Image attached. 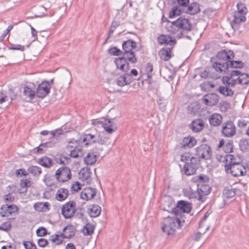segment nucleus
Here are the masks:
<instances>
[{"mask_svg": "<svg viewBox=\"0 0 249 249\" xmlns=\"http://www.w3.org/2000/svg\"><path fill=\"white\" fill-rule=\"evenodd\" d=\"M170 22L171 25L167 27V31L175 35L178 38H180L182 36L183 32H190L192 28V23L186 18L180 17Z\"/></svg>", "mask_w": 249, "mask_h": 249, "instance_id": "nucleus-1", "label": "nucleus"}, {"mask_svg": "<svg viewBox=\"0 0 249 249\" xmlns=\"http://www.w3.org/2000/svg\"><path fill=\"white\" fill-rule=\"evenodd\" d=\"M181 160L185 162L183 170L187 176L194 174L198 168L200 160L197 157L192 156L190 153L185 152L181 156Z\"/></svg>", "mask_w": 249, "mask_h": 249, "instance_id": "nucleus-2", "label": "nucleus"}, {"mask_svg": "<svg viewBox=\"0 0 249 249\" xmlns=\"http://www.w3.org/2000/svg\"><path fill=\"white\" fill-rule=\"evenodd\" d=\"M163 210L171 212L175 214L189 213L192 210L191 203L184 200H179L175 206L172 201H165L163 205Z\"/></svg>", "mask_w": 249, "mask_h": 249, "instance_id": "nucleus-3", "label": "nucleus"}, {"mask_svg": "<svg viewBox=\"0 0 249 249\" xmlns=\"http://www.w3.org/2000/svg\"><path fill=\"white\" fill-rule=\"evenodd\" d=\"M226 161H228L230 160L229 164L225 165V169L226 172L230 170V172L234 177L242 176L246 173V169L241 162H235L232 160L233 156L232 155H227Z\"/></svg>", "mask_w": 249, "mask_h": 249, "instance_id": "nucleus-4", "label": "nucleus"}, {"mask_svg": "<svg viewBox=\"0 0 249 249\" xmlns=\"http://www.w3.org/2000/svg\"><path fill=\"white\" fill-rule=\"evenodd\" d=\"M237 11L234 13L233 19L231 22V26L234 31L237 30L240 24L246 21L245 15L248 13L247 8L245 4L239 2L237 3Z\"/></svg>", "mask_w": 249, "mask_h": 249, "instance_id": "nucleus-5", "label": "nucleus"}, {"mask_svg": "<svg viewBox=\"0 0 249 249\" xmlns=\"http://www.w3.org/2000/svg\"><path fill=\"white\" fill-rule=\"evenodd\" d=\"M137 47V43L132 40L128 39L122 43L123 54L128 56V61L131 64H135L137 62V58L135 52L133 51Z\"/></svg>", "mask_w": 249, "mask_h": 249, "instance_id": "nucleus-6", "label": "nucleus"}, {"mask_svg": "<svg viewBox=\"0 0 249 249\" xmlns=\"http://www.w3.org/2000/svg\"><path fill=\"white\" fill-rule=\"evenodd\" d=\"M175 220L173 217L167 216L162 223V231L167 235L174 234L176 228H178V226L175 223Z\"/></svg>", "mask_w": 249, "mask_h": 249, "instance_id": "nucleus-7", "label": "nucleus"}, {"mask_svg": "<svg viewBox=\"0 0 249 249\" xmlns=\"http://www.w3.org/2000/svg\"><path fill=\"white\" fill-rule=\"evenodd\" d=\"M236 132V127L232 121L228 120L223 124L221 130L222 136L226 138H231L235 135Z\"/></svg>", "mask_w": 249, "mask_h": 249, "instance_id": "nucleus-8", "label": "nucleus"}, {"mask_svg": "<svg viewBox=\"0 0 249 249\" xmlns=\"http://www.w3.org/2000/svg\"><path fill=\"white\" fill-rule=\"evenodd\" d=\"M196 156L199 158L209 160L211 158L212 151L211 147L206 144H202L196 148Z\"/></svg>", "mask_w": 249, "mask_h": 249, "instance_id": "nucleus-9", "label": "nucleus"}, {"mask_svg": "<svg viewBox=\"0 0 249 249\" xmlns=\"http://www.w3.org/2000/svg\"><path fill=\"white\" fill-rule=\"evenodd\" d=\"M76 211V203L74 201H69L62 205L61 213L66 219L73 216Z\"/></svg>", "mask_w": 249, "mask_h": 249, "instance_id": "nucleus-10", "label": "nucleus"}, {"mask_svg": "<svg viewBox=\"0 0 249 249\" xmlns=\"http://www.w3.org/2000/svg\"><path fill=\"white\" fill-rule=\"evenodd\" d=\"M55 176L59 182H66L71 178V171L68 167H61L56 170Z\"/></svg>", "mask_w": 249, "mask_h": 249, "instance_id": "nucleus-11", "label": "nucleus"}, {"mask_svg": "<svg viewBox=\"0 0 249 249\" xmlns=\"http://www.w3.org/2000/svg\"><path fill=\"white\" fill-rule=\"evenodd\" d=\"M128 56L123 54L122 56L115 58L114 63L117 69L127 72L130 69L129 62L128 61Z\"/></svg>", "mask_w": 249, "mask_h": 249, "instance_id": "nucleus-12", "label": "nucleus"}, {"mask_svg": "<svg viewBox=\"0 0 249 249\" xmlns=\"http://www.w3.org/2000/svg\"><path fill=\"white\" fill-rule=\"evenodd\" d=\"M128 56L123 54L122 56L115 58L114 63L117 69L127 72L130 69L129 62L128 61Z\"/></svg>", "mask_w": 249, "mask_h": 249, "instance_id": "nucleus-13", "label": "nucleus"}, {"mask_svg": "<svg viewBox=\"0 0 249 249\" xmlns=\"http://www.w3.org/2000/svg\"><path fill=\"white\" fill-rule=\"evenodd\" d=\"M18 207L14 204H4L0 209V215L1 217H9L15 215L18 212Z\"/></svg>", "mask_w": 249, "mask_h": 249, "instance_id": "nucleus-14", "label": "nucleus"}, {"mask_svg": "<svg viewBox=\"0 0 249 249\" xmlns=\"http://www.w3.org/2000/svg\"><path fill=\"white\" fill-rule=\"evenodd\" d=\"M51 87L48 81H43L36 89V95L38 98H43L50 92Z\"/></svg>", "mask_w": 249, "mask_h": 249, "instance_id": "nucleus-15", "label": "nucleus"}, {"mask_svg": "<svg viewBox=\"0 0 249 249\" xmlns=\"http://www.w3.org/2000/svg\"><path fill=\"white\" fill-rule=\"evenodd\" d=\"M219 96L213 93H209L205 95L202 98L203 103L208 106L215 105L219 101Z\"/></svg>", "mask_w": 249, "mask_h": 249, "instance_id": "nucleus-16", "label": "nucleus"}, {"mask_svg": "<svg viewBox=\"0 0 249 249\" xmlns=\"http://www.w3.org/2000/svg\"><path fill=\"white\" fill-rule=\"evenodd\" d=\"M234 53L231 50L227 51L225 50L219 52L216 55L218 61L222 62H229L230 60L234 57Z\"/></svg>", "mask_w": 249, "mask_h": 249, "instance_id": "nucleus-17", "label": "nucleus"}, {"mask_svg": "<svg viewBox=\"0 0 249 249\" xmlns=\"http://www.w3.org/2000/svg\"><path fill=\"white\" fill-rule=\"evenodd\" d=\"M96 194V189L88 187L85 188L80 193V197L86 200L93 198Z\"/></svg>", "mask_w": 249, "mask_h": 249, "instance_id": "nucleus-18", "label": "nucleus"}, {"mask_svg": "<svg viewBox=\"0 0 249 249\" xmlns=\"http://www.w3.org/2000/svg\"><path fill=\"white\" fill-rule=\"evenodd\" d=\"M157 40L160 45L166 44L174 46L176 44L175 38L169 35L161 34L158 37Z\"/></svg>", "mask_w": 249, "mask_h": 249, "instance_id": "nucleus-19", "label": "nucleus"}, {"mask_svg": "<svg viewBox=\"0 0 249 249\" xmlns=\"http://www.w3.org/2000/svg\"><path fill=\"white\" fill-rule=\"evenodd\" d=\"M208 120L211 126H218L222 124L223 117L220 114L215 113L210 115Z\"/></svg>", "mask_w": 249, "mask_h": 249, "instance_id": "nucleus-20", "label": "nucleus"}, {"mask_svg": "<svg viewBox=\"0 0 249 249\" xmlns=\"http://www.w3.org/2000/svg\"><path fill=\"white\" fill-rule=\"evenodd\" d=\"M176 216L173 217L175 223L178 226V228L182 227H186L189 223V221L186 220V217L184 213L175 214Z\"/></svg>", "mask_w": 249, "mask_h": 249, "instance_id": "nucleus-21", "label": "nucleus"}, {"mask_svg": "<svg viewBox=\"0 0 249 249\" xmlns=\"http://www.w3.org/2000/svg\"><path fill=\"white\" fill-rule=\"evenodd\" d=\"M183 193L185 196L190 199L196 198L197 200L203 201V198H200L199 193L198 192L197 189L196 191H194L191 188L184 189Z\"/></svg>", "mask_w": 249, "mask_h": 249, "instance_id": "nucleus-22", "label": "nucleus"}, {"mask_svg": "<svg viewBox=\"0 0 249 249\" xmlns=\"http://www.w3.org/2000/svg\"><path fill=\"white\" fill-rule=\"evenodd\" d=\"M35 89L36 88L34 85L33 87L25 86L23 88V95L26 96V98L30 100L34 99L36 95V90H35Z\"/></svg>", "mask_w": 249, "mask_h": 249, "instance_id": "nucleus-23", "label": "nucleus"}, {"mask_svg": "<svg viewBox=\"0 0 249 249\" xmlns=\"http://www.w3.org/2000/svg\"><path fill=\"white\" fill-rule=\"evenodd\" d=\"M191 181L193 182L196 183L197 186L200 185L201 184L208 183L209 182V177L207 175L201 174L192 177Z\"/></svg>", "mask_w": 249, "mask_h": 249, "instance_id": "nucleus-24", "label": "nucleus"}, {"mask_svg": "<svg viewBox=\"0 0 249 249\" xmlns=\"http://www.w3.org/2000/svg\"><path fill=\"white\" fill-rule=\"evenodd\" d=\"M216 91L225 97H231L234 94V91L228 85L219 86Z\"/></svg>", "mask_w": 249, "mask_h": 249, "instance_id": "nucleus-25", "label": "nucleus"}, {"mask_svg": "<svg viewBox=\"0 0 249 249\" xmlns=\"http://www.w3.org/2000/svg\"><path fill=\"white\" fill-rule=\"evenodd\" d=\"M128 74H124L118 77L116 80V84L120 87L129 85L132 81L131 78H127Z\"/></svg>", "mask_w": 249, "mask_h": 249, "instance_id": "nucleus-26", "label": "nucleus"}, {"mask_svg": "<svg viewBox=\"0 0 249 249\" xmlns=\"http://www.w3.org/2000/svg\"><path fill=\"white\" fill-rule=\"evenodd\" d=\"M204 123L201 119H196L193 121L190 124V128L193 132H198L203 129Z\"/></svg>", "mask_w": 249, "mask_h": 249, "instance_id": "nucleus-27", "label": "nucleus"}, {"mask_svg": "<svg viewBox=\"0 0 249 249\" xmlns=\"http://www.w3.org/2000/svg\"><path fill=\"white\" fill-rule=\"evenodd\" d=\"M88 212L91 217H98L101 213V208L98 205H90L88 209Z\"/></svg>", "mask_w": 249, "mask_h": 249, "instance_id": "nucleus-28", "label": "nucleus"}, {"mask_svg": "<svg viewBox=\"0 0 249 249\" xmlns=\"http://www.w3.org/2000/svg\"><path fill=\"white\" fill-rule=\"evenodd\" d=\"M160 58L165 61H168L172 56L171 48H162L159 52Z\"/></svg>", "mask_w": 249, "mask_h": 249, "instance_id": "nucleus-29", "label": "nucleus"}, {"mask_svg": "<svg viewBox=\"0 0 249 249\" xmlns=\"http://www.w3.org/2000/svg\"><path fill=\"white\" fill-rule=\"evenodd\" d=\"M69 195V191L67 189L61 188L59 189L55 195V199L59 201L65 200Z\"/></svg>", "mask_w": 249, "mask_h": 249, "instance_id": "nucleus-30", "label": "nucleus"}, {"mask_svg": "<svg viewBox=\"0 0 249 249\" xmlns=\"http://www.w3.org/2000/svg\"><path fill=\"white\" fill-rule=\"evenodd\" d=\"M97 154L95 152H89L88 153L84 158V163L87 165H93L97 161Z\"/></svg>", "mask_w": 249, "mask_h": 249, "instance_id": "nucleus-31", "label": "nucleus"}, {"mask_svg": "<svg viewBox=\"0 0 249 249\" xmlns=\"http://www.w3.org/2000/svg\"><path fill=\"white\" fill-rule=\"evenodd\" d=\"M37 162L42 166L49 168L53 165V161L51 158L44 156L37 159Z\"/></svg>", "mask_w": 249, "mask_h": 249, "instance_id": "nucleus-32", "label": "nucleus"}, {"mask_svg": "<svg viewBox=\"0 0 249 249\" xmlns=\"http://www.w3.org/2000/svg\"><path fill=\"white\" fill-rule=\"evenodd\" d=\"M197 190L199 193L200 198H203V196H207L211 193V188L208 183H206L197 186Z\"/></svg>", "mask_w": 249, "mask_h": 249, "instance_id": "nucleus-33", "label": "nucleus"}, {"mask_svg": "<svg viewBox=\"0 0 249 249\" xmlns=\"http://www.w3.org/2000/svg\"><path fill=\"white\" fill-rule=\"evenodd\" d=\"M196 143V140L192 136L184 137L182 142V145L184 148H192Z\"/></svg>", "mask_w": 249, "mask_h": 249, "instance_id": "nucleus-34", "label": "nucleus"}, {"mask_svg": "<svg viewBox=\"0 0 249 249\" xmlns=\"http://www.w3.org/2000/svg\"><path fill=\"white\" fill-rule=\"evenodd\" d=\"M212 67L216 72L221 73L228 68V64H227V62L216 61L213 62Z\"/></svg>", "mask_w": 249, "mask_h": 249, "instance_id": "nucleus-35", "label": "nucleus"}, {"mask_svg": "<svg viewBox=\"0 0 249 249\" xmlns=\"http://www.w3.org/2000/svg\"><path fill=\"white\" fill-rule=\"evenodd\" d=\"M200 12V5L196 2H194L188 6L186 13L191 15H194Z\"/></svg>", "mask_w": 249, "mask_h": 249, "instance_id": "nucleus-36", "label": "nucleus"}, {"mask_svg": "<svg viewBox=\"0 0 249 249\" xmlns=\"http://www.w3.org/2000/svg\"><path fill=\"white\" fill-rule=\"evenodd\" d=\"M76 229L72 225H68L66 226L63 230L64 232L65 237L66 239H70L74 236L76 232Z\"/></svg>", "mask_w": 249, "mask_h": 249, "instance_id": "nucleus-37", "label": "nucleus"}, {"mask_svg": "<svg viewBox=\"0 0 249 249\" xmlns=\"http://www.w3.org/2000/svg\"><path fill=\"white\" fill-rule=\"evenodd\" d=\"M79 179L82 181L88 180L91 176V172L88 167L82 168L79 172Z\"/></svg>", "mask_w": 249, "mask_h": 249, "instance_id": "nucleus-38", "label": "nucleus"}, {"mask_svg": "<svg viewBox=\"0 0 249 249\" xmlns=\"http://www.w3.org/2000/svg\"><path fill=\"white\" fill-rule=\"evenodd\" d=\"M97 136L91 134H85L82 139V142H85V145H87L91 143L96 142Z\"/></svg>", "mask_w": 249, "mask_h": 249, "instance_id": "nucleus-39", "label": "nucleus"}, {"mask_svg": "<svg viewBox=\"0 0 249 249\" xmlns=\"http://www.w3.org/2000/svg\"><path fill=\"white\" fill-rule=\"evenodd\" d=\"M95 149L96 151L95 153L97 154L98 157H104L107 153V150L106 149V146L105 144H98L96 146Z\"/></svg>", "mask_w": 249, "mask_h": 249, "instance_id": "nucleus-40", "label": "nucleus"}, {"mask_svg": "<svg viewBox=\"0 0 249 249\" xmlns=\"http://www.w3.org/2000/svg\"><path fill=\"white\" fill-rule=\"evenodd\" d=\"M84 155V152L82 149L79 147H75L73 149L70 150V157L76 158H81Z\"/></svg>", "mask_w": 249, "mask_h": 249, "instance_id": "nucleus-41", "label": "nucleus"}, {"mask_svg": "<svg viewBox=\"0 0 249 249\" xmlns=\"http://www.w3.org/2000/svg\"><path fill=\"white\" fill-rule=\"evenodd\" d=\"M238 84L240 85H248L249 84V74L242 73L237 78Z\"/></svg>", "mask_w": 249, "mask_h": 249, "instance_id": "nucleus-42", "label": "nucleus"}, {"mask_svg": "<svg viewBox=\"0 0 249 249\" xmlns=\"http://www.w3.org/2000/svg\"><path fill=\"white\" fill-rule=\"evenodd\" d=\"M108 53L111 56L123 55V52L116 47H111L108 49Z\"/></svg>", "mask_w": 249, "mask_h": 249, "instance_id": "nucleus-43", "label": "nucleus"}, {"mask_svg": "<svg viewBox=\"0 0 249 249\" xmlns=\"http://www.w3.org/2000/svg\"><path fill=\"white\" fill-rule=\"evenodd\" d=\"M28 171L34 176H39L42 173V169L37 166H31L28 168Z\"/></svg>", "mask_w": 249, "mask_h": 249, "instance_id": "nucleus-44", "label": "nucleus"}, {"mask_svg": "<svg viewBox=\"0 0 249 249\" xmlns=\"http://www.w3.org/2000/svg\"><path fill=\"white\" fill-rule=\"evenodd\" d=\"M223 195L228 198H232L235 195V189L232 188L225 187L223 190Z\"/></svg>", "mask_w": 249, "mask_h": 249, "instance_id": "nucleus-45", "label": "nucleus"}, {"mask_svg": "<svg viewBox=\"0 0 249 249\" xmlns=\"http://www.w3.org/2000/svg\"><path fill=\"white\" fill-rule=\"evenodd\" d=\"M228 68H241L243 67L244 63L241 61H235L230 60L229 62H227Z\"/></svg>", "mask_w": 249, "mask_h": 249, "instance_id": "nucleus-46", "label": "nucleus"}, {"mask_svg": "<svg viewBox=\"0 0 249 249\" xmlns=\"http://www.w3.org/2000/svg\"><path fill=\"white\" fill-rule=\"evenodd\" d=\"M97 124H102L103 127L108 133H112L114 131V129H113L110 120H108L107 123L103 124L100 121H98Z\"/></svg>", "mask_w": 249, "mask_h": 249, "instance_id": "nucleus-47", "label": "nucleus"}, {"mask_svg": "<svg viewBox=\"0 0 249 249\" xmlns=\"http://www.w3.org/2000/svg\"><path fill=\"white\" fill-rule=\"evenodd\" d=\"M239 146L242 151H246L249 149V139L241 140Z\"/></svg>", "mask_w": 249, "mask_h": 249, "instance_id": "nucleus-48", "label": "nucleus"}, {"mask_svg": "<svg viewBox=\"0 0 249 249\" xmlns=\"http://www.w3.org/2000/svg\"><path fill=\"white\" fill-rule=\"evenodd\" d=\"M50 240L56 245H60L63 242L62 238L59 237V234L52 235L50 237Z\"/></svg>", "mask_w": 249, "mask_h": 249, "instance_id": "nucleus-49", "label": "nucleus"}, {"mask_svg": "<svg viewBox=\"0 0 249 249\" xmlns=\"http://www.w3.org/2000/svg\"><path fill=\"white\" fill-rule=\"evenodd\" d=\"M157 103L160 109L162 111H164V110L165 109V107L167 104L166 100H165L161 97H159L157 101Z\"/></svg>", "mask_w": 249, "mask_h": 249, "instance_id": "nucleus-50", "label": "nucleus"}, {"mask_svg": "<svg viewBox=\"0 0 249 249\" xmlns=\"http://www.w3.org/2000/svg\"><path fill=\"white\" fill-rule=\"evenodd\" d=\"M200 87L202 89H204L206 91H210L209 88H213L215 85L211 81H206L201 84Z\"/></svg>", "mask_w": 249, "mask_h": 249, "instance_id": "nucleus-51", "label": "nucleus"}, {"mask_svg": "<svg viewBox=\"0 0 249 249\" xmlns=\"http://www.w3.org/2000/svg\"><path fill=\"white\" fill-rule=\"evenodd\" d=\"M84 228L85 230V231H84L85 235H90L93 233L94 228L92 225L87 224Z\"/></svg>", "mask_w": 249, "mask_h": 249, "instance_id": "nucleus-52", "label": "nucleus"}, {"mask_svg": "<svg viewBox=\"0 0 249 249\" xmlns=\"http://www.w3.org/2000/svg\"><path fill=\"white\" fill-rule=\"evenodd\" d=\"M9 50H19L21 51H24L25 50V46L20 44H10V45L8 47Z\"/></svg>", "mask_w": 249, "mask_h": 249, "instance_id": "nucleus-53", "label": "nucleus"}, {"mask_svg": "<svg viewBox=\"0 0 249 249\" xmlns=\"http://www.w3.org/2000/svg\"><path fill=\"white\" fill-rule=\"evenodd\" d=\"M229 107L230 105L227 101H224L219 103V108L222 112H226Z\"/></svg>", "mask_w": 249, "mask_h": 249, "instance_id": "nucleus-54", "label": "nucleus"}, {"mask_svg": "<svg viewBox=\"0 0 249 249\" xmlns=\"http://www.w3.org/2000/svg\"><path fill=\"white\" fill-rule=\"evenodd\" d=\"M181 11L178 9L177 7L174 6L170 12L169 14V18H173L176 16L179 15Z\"/></svg>", "mask_w": 249, "mask_h": 249, "instance_id": "nucleus-55", "label": "nucleus"}, {"mask_svg": "<svg viewBox=\"0 0 249 249\" xmlns=\"http://www.w3.org/2000/svg\"><path fill=\"white\" fill-rule=\"evenodd\" d=\"M11 229V224L9 221L5 222L0 225V230L7 231Z\"/></svg>", "mask_w": 249, "mask_h": 249, "instance_id": "nucleus-56", "label": "nucleus"}, {"mask_svg": "<svg viewBox=\"0 0 249 249\" xmlns=\"http://www.w3.org/2000/svg\"><path fill=\"white\" fill-rule=\"evenodd\" d=\"M23 245L25 249H37L35 244L31 241H24Z\"/></svg>", "mask_w": 249, "mask_h": 249, "instance_id": "nucleus-57", "label": "nucleus"}, {"mask_svg": "<svg viewBox=\"0 0 249 249\" xmlns=\"http://www.w3.org/2000/svg\"><path fill=\"white\" fill-rule=\"evenodd\" d=\"M36 233L38 236H44L47 234V231L45 228L41 227L37 229Z\"/></svg>", "mask_w": 249, "mask_h": 249, "instance_id": "nucleus-58", "label": "nucleus"}, {"mask_svg": "<svg viewBox=\"0 0 249 249\" xmlns=\"http://www.w3.org/2000/svg\"><path fill=\"white\" fill-rule=\"evenodd\" d=\"M37 244L40 247L44 248L48 244V241L45 238H40L38 240Z\"/></svg>", "mask_w": 249, "mask_h": 249, "instance_id": "nucleus-59", "label": "nucleus"}, {"mask_svg": "<svg viewBox=\"0 0 249 249\" xmlns=\"http://www.w3.org/2000/svg\"><path fill=\"white\" fill-rule=\"evenodd\" d=\"M77 144L78 142L77 141L74 142L70 141L68 142V144L67 145V148L69 151H70L71 149H73L74 148H75V147H78V146H77Z\"/></svg>", "mask_w": 249, "mask_h": 249, "instance_id": "nucleus-60", "label": "nucleus"}, {"mask_svg": "<svg viewBox=\"0 0 249 249\" xmlns=\"http://www.w3.org/2000/svg\"><path fill=\"white\" fill-rule=\"evenodd\" d=\"M43 182L45 183V184L48 186H52V182H51V176L48 175H45L44 176L43 179Z\"/></svg>", "mask_w": 249, "mask_h": 249, "instance_id": "nucleus-61", "label": "nucleus"}, {"mask_svg": "<svg viewBox=\"0 0 249 249\" xmlns=\"http://www.w3.org/2000/svg\"><path fill=\"white\" fill-rule=\"evenodd\" d=\"M15 174L17 176H18L19 175L20 176H27L28 174V173L24 169H19L16 170Z\"/></svg>", "mask_w": 249, "mask_h": 249, "instance_id": "nucleus-62", "label": "nucleus"}, {"mask_svg": "<svg viewBox=\"0 0 249 249\" xmlns=\"http://www.w3.org/2000/svg\"><path fill=\"white\" fill-rule=\"evenodd\" d=\"M71 190L74 191H78L81 189V184L78 182H75V184H73L71 187Z\"/></svg>", "mask_w": 249, "mask_h": 249, "instance_id": "nucleus-63", "label": "nucleus"}, {"mask_svg": "<svg viewBox=\"0 0 249 249\" xmlns=\"http://www.w3.org/2000/svg\"><path fill=\"white\" fill-rule=\"evenodd\" d=\"M30 183V181L27 179H22L20 180V185L22 188L28 187V184Z\"/></svg>", "mask_w": 249, "mask_h": 249, "instance_id": "nucleus-64", "label": "nucleus"}]
</instances>
